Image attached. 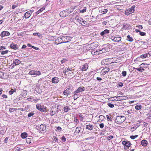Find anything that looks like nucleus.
Here are the masks:
<instances>
[{"mask_svg":"<svg viewBox=\"0 0 151 151\" xmlns=\"http://www.w3.org/2000/svg\"><path fill=\"white\" fill-rule=\"evenodd\" d=\"M26 141L27 143L30 144L31 142V139L29 138H26Z\"/></svg>","mask_w":151,"mask_h":151,"instance_id":"nucleus-43","label":"nucleus"},{"mask_svg":"<svg viewBox=\"0 0 151 151\" xmlns=\"http://www.w3.org/2000/svg\"><path fill=\"white\" fill-rule=\"evenodd\" d=\"M10 34L9 32L7 31H3L1 34L0 35L1 37H3L6 36H9Z\"/></svg>","mask_w":151,"mask_h":151,"instance_id":"nucleus-12","label":"nucleus"},{"mask_svg":"<svg viewBox=\"0 0 151 151\" xmlns=\"http://www.w3.org/2000/svg\"><path fill=\"white\" fill-rule=\"evenodd\" d=\"M78 10H76L71 15L73 17L74 16V15H76V17H78Z\"/></svg>","mask_w":151,"mask_h":151,"instance_id":"nucleus-32","label":"nucleus"},{"mask_svg":"<svg viewBox=\"0 0 151 151\" xmlns=\"http://www.w3.org/2000/svg\"><path fill=\"white\" fill-rule=\"evenodd\" d=\"M127 38L128 39V41H129L130 42H132L133 40L132 38V37H130L129 35H128L127 36Z\"/></svg>","mask_w":151,"mask_h":151,"instance_id":"nucleus-41","label":"nucleus"},{"mask_svg":"<svg viewBox=\"0 0 151 151\" xmlns=\"http://www.w3.org/2000/svg\"><path fill=\"white\" fill-rule=\"evenodd\" d=\"M130 145L131 143L129 142H127L126 144V145L124 146V149L126 150L128 149L129 148V147L130 146Z\"/></svg>","mask_w":151,"mask_h":151,"instance_id":"nucleus-28","label":"nucleus"},{"mask_svg":"<svg viewBox=\"0 0 151 151\" xmlns=\"http://www.w3.org/2000/svg\"><path fill=\"white\" fill-rule=\"evenodd\" d=\"M108 106L111 108H113L114 107V105L110 103H107Z\"/></svg>","mask_w":151,"mask_h":151,"instance_id":"nucleus-42","label":"nucleus"},{"mask_svg":"<svg viewBox=\"0 0 151 151\" xmlns=\"http://www.w3.org/2000/svg\"><path fill=\"white\" fill-rule=\"evenodd\" d=\"M16 91V90L15 89H11V90H10L9 92V93L10 94V95H12V94L14 92H15Z\"/></svg>","mask_w":151,"mask_h":151,"instance_id":"nucleus-36","label":"nucleus"},{"mask_svg":"<svg viewBox=\"0 0 151 151\" xmlns=\"http://www.w3.org/2000/svg\"><path fill=\"white\" fill-rule=\"evenodd\" d=\"M109 33V31L107 29H105L102 32L100 33V35L102 36L103 37L107 36Z\"/></svg>","mask_w":151,"mask_h":151,"instance_id":"nucleus-7","label":"nucleus"},{"mask_svg":"<svg viewBox=\"0 0 151 151\" xmlns=\"http://www.w3.org/2000/svg\"><path fill=\"white\" fill-rule=\"evenodd\" d=\"M148 55L149 57L150 56V54H149V53L142 54L140 55V57L142 58H145L148 57Z\"/></svg>","mask_w":151,"mask_h":151,"instance_id":"nucleus-22","label":"nucleus"},{"mask_svg":"<svg viewBox=\"0 0 151 151\" xmlns=\"http://www.w3.org/2000/svg\"><path fill=\"white\" fill-rule=\"evenodd\" d=\"M133 69H136L138 71H139V72H142L144 71V70H145V69L144 68H142V67H141L140 66V67L139 68H135L134 67V68H133Z\"/></svg>","mask_w":151,"mask_h":151,"instance_id":"nucleus-33","label":"nucleus"},{"mask_svg":"<svg viewBox=\"0 0 151 151\" xmlns=\"http://www.w3.org/2000/svg\"><path fill=\"white\" fill-rule=\"evenodd\" d=\"M5 132V129H0V134L2 135L4 134Z\"/></svg>","mask_w":151,"mask_h":151,"instance_id":"nucleus-45","label":"nucleus"},{"mask_svg":"<svg viewBox=\"0 0 151 151\" xmlns=\"http://www.w3.org/2000/svg\"><path fill=\"white\" fill-rule=\"evenodd\" d=\"M141 107L142 106L140 105H138L135 106V109L137 110L140 109Z\"/></svg>","mask_w":151,"mask_h":151,"instance_id":"nucleus-38","label":"nucleus"},{"mask_svg":"<svg viewBox=\"0 0 151 151\" xmlns=\"http://www.w3.org/2000/svg\"><path fill=\"white\" fill-rule=\"evenodd\" d=\"M88 68V65L87 63H85L84 64L82 67V70L83 71H86Z\"/></svg>","mask_w":151,"mask_h":151,"instance_id":"nucleus-20","label":"nucleus"},{"mask_svg":"<svg viewBox=\"0 0 151 151\" xmlns=\"http://www.w3.org/2000/svg\"><path fill=\"white\" fill-rule=\"evenodd\" d=\"M70 89L69 88H68L65 90V91L66 92H68V93H70L71 92V91H70Z\"/></svg>","mask_w":151,"mask_h":151,"instance_id":"nucleus-62","label":"nucleus"},{"mask_svg":"<svg viewBox=\"0 0 151 151\" xmlns=\"http://www.w3.org/2000/svg\"><path fill=\"white\" fill-rule=\"evenodd\" d=\"M40 129L41 131H45L46 130V127L43 124H41L40 126Z\"/></svg>","mask_w":151,"mask_h":151,"instance_id":"nucleus-26","label":"nucleus"},{"mask_svg":"<svg viewBox=\"0 0 151 151\" xmlns=\"http://www.w3.org/2000/svg\"><path fill=\"white\" fill-rule=\"evenodd\" d=\"M61 140L63 142H65L66 141V139L64 136H63L62 137Z\"/></svg>","mask_w":151,"mask_h":151,"instance_id":"nucleus-58","label":"nucleus"},{"mask_svg":"<svg viewBox=\"0 0 151 151\" xmlns=\"http://www.w3.org/2000/svg\"><path fill=\"white\" fill-rule=\"evenodd\" d=\"M138 136L137 135H136L135 136H130V137L132 139H135V138H137Z\"/></svg>","mask_w":151,"mask_h":151,"instance_id":"nucleus-52","label":"nucleus"},{"mask_svg":"<svg viewBox=\"0 0 151 151\" xmlns=\"http://www.w3.org/2000/svg\"><path fill=\"white\" fill-rule=\"evenodd\" d=\"M99 119L98 121V122H101L103 121L105 118L104 116L102 115H100L99 116Z\"/></svg>","mask_w":151,"mask_h":151,"instance_id":"nucleus-23","label":"nucleus"},{"mask_svg":"<svg viewBox=\"0 0 151 151\" xmlns=\"http://www.w3.org/2000/svg\"><path fill=\"white\" fill-rule=\"evenodd\" d=\"M85 90V88L83 86H80L75 91V93H79Z\"/></svg>","mask_w":151,"mask_h":151,"instance_id":"nucleus-11","label":"nucleus"},{"mask_svg":"<svg viewBox=\"0 0 151 151\" xmlns=\"http://www.w3.org/2000/svg\"><path fill=\"white\" fill-rule=\"evenodd\" d=\"M65 10L66 12H67L68 15L69 14L71 13L73 11V10H69V9H66Z\"/></svg>","mask_w":151,"mask_h":151,"instance_id":"nucleus-44","label":"nucleus"},{"mask_svg":"<svg viewBox=\"0 0 151 151\" xmlns=\"http://www.w3.org/2000/svg\"><path fill=\"white\" fill-rule=\"evenodd\" d=\"M119 86H117V87H122L123 86V84L122 82H119L118 83Z\"/></svg>","mask_w":151,"mask_h":151,"instance_id":"nucleus-59","label":"nucleus"},{"mask_svg":"<svg viewBox=\"0 0 151 151\" xmlns=\"http://www.w3.org/2000/svg\"><path fill=\"white\" fill-rule=\"evenodd\" d=\"M139 43H140L141 45H144L145 44V42L144 41H141L139 42Z\"/></svg>","mask_w":151,"mask_h":151,"instance_id":"nucleus-63","label":"nucleus"},{"mask_svg":"<svg viewBox=\"0 0 151 151\" xmlns=\"http://www.w3.org/2000/svg\"><path fill=\"white\" fill-rule=\"evenodd\" d=\"M67 61V60L65 58H63V60H62L61 61V64H63L65 63Z\"/></svg>","mask_w":151,"mask_h":151,"instance_id":"nucleus-49","label":"nucleus"},{"mask_svg":"<svg viewBox=\"0 0 151 151\" xmlns=\"http://www.w3.org/2000/svg\"><path fill=\"white\" fill-rule=\"evenodd\" d=\"M131 13H130V12H129V11L128 10H126L125 11V14L127 15H128Z\"/></svg>","mask_w":151,"mask_h":151,"instance_id":"nucleus-55","label":"nucleus"},{"mask_svg":"<svg viewBox=\"0 0 151 151\" xmlns=\"http://www.w3.org/2000/svg\"><path fill=\"white\" fill-rule=\"evenodd\" d=\"M113 138V137L112 135H109L108 136L107 138L109 140H110L111 139Z\"/></svg>","mask_w":151,"mask_h":151,"instance_id":"nucleus-60","label":"nucleus"},{"mask_svg":"<svg viewBox=\"0 0 151 151\" xmlns=\"http://www.w3.org/2000/svg\"><path fill=\"white\" fill-rule=\"evenodd\" d=\"M29 73L31 75L39 76L41 74V72L39 71L32 70L30 71Z\"/></svg>","mask_w":151,"mask_h":151,"instance_id":"nucleus-8","label":"nucleus"},{"mask_svg":"<svg viewBox=\"0 0 151 151\" xmlns=\"http://www.w3.org/2000/svg\"><path fill=\"white\" fill-rule=\"evenodd\" d=\"M27 135V134L26 132H24L22 133L21 134V137L23 139L26 138Z\"/></svg>","mask_w":151,"mask_h":151,"instance_id":"nucleus-29","label":"nucleus"},{"mask_svg":"<svg viewBox=\"0 0 151 151\" xmlns=\"http://www.w3.org/2000/svg\"><path fill=\"white\" fill-rule=\"evenodd\" d=\"M21 63V61L19 60L18 59H14L13 62V64L14 65H19Z\"/></svg>","mask_w":151,"mask_h":151,"instance_id":"nucleus-19","label":"nucleus"},{"mask_svg":"<svg viewBox=\"0 0 151 151\" xmlns=\"http://www.w3.org/2000/svg\"><path fill=\"white\" fill-rule=\"evenodd\" d=\"M59 78L56 77L53 78L51 81L53 83H57L59 82Z\"/></svg>","mask_w":151,"mask_h":151,"instance_id":"nucleus-14","label":"nucleus"},{"mask_svg":"<svg viewBox=\"0 0 151 151\" xmlns=\"http://www.w3.org/2000/svg\"><path fill=\"white\" fill-rule=\"evenodd\" d=\"M81 127H77L76 128V130L75 131V133L76 134H78L80 132Z\"/></svg>","mask_w":151,"mask_h":151,"instance_id":"nucleus-25","label":"nucleus"},{"mask_svg":"<svg viewBox=\"0 0 151 151\" xmlns=\"http://www.w3.org/2000/svg\"><path fill=\"white\" fill-rule=\"evenodd\" d=\"M45 8L44 7H43L41 8L40 9L38 10L36 12L35 14L36 15L39 14L41 12H42L45 9Z\"/></svg>","mask_w":151,"mask_h":151,"instance_id":"nucleus-31","label":"nucleus"},{"mask_svg":"<svg viewBox=\"0 0 151 151\" xmlns=\"http://www.w3.org/2000/svg\"><path fill=\"white\" fill-rule=\"evenodd\" d=\"M109 70L110 69L109 68L106 67L102 69L101 72L103 74H105L107 73L109 71Z\"/></svg>","mask_w":151,"mask_h":151,"instance_id":"nucleus-15","label":"nucleus"},{"mask_svg":"<svg viewBox=\"0 0 151 151\" xmlns=\"http://www.w3.org/2000/svg\"><path fill=\"white\" fill-rule=\"evenodd\" d=\"M86 7H85L83 8V9H81L80 11V12L81 13H83L85 12L86 10Z\"/></svg>","mask_w":151,"mask_h":151,"instance_id":"nucleus-37","label":"nucleus"},{"mask_svg":"<svg viewBox=\"0 0 151 151\" xmlns=\"http://www.w3.org/2000/svg\"><path fill=\"white\" fill-rule=\"evenodd\" d=\"M121 37H114L111 36L109 37V39L116 42H119L121 41Z\"/></svg>","mask_w":151,"mask_h":151,"instance_id":"nucleus-6","label":"nucleus"},{"mask_svg":"<svg viewBox=\"0 0 151 151\" xmlns=\"http://www.w3.org/2000/svg\"><path fill=\"white\" fill-rule=\"evenodd\" d=\"M147 144L148 142L146 140L143 139L141 142V145L144 147H146Z\"/></svg>","mask_w":151,"mask_h":151,"instance_id":"nucleus-17","label":"nucleus"},{"mask_svg":"<svg viewBox=\"0 0 151 151\" xmlns=\"http://www.w3.org/2000/svg\"><path fill=\"white\" fill-rule=\"evenodd\" d=\"M10 47L12 49L16 50L18 49V45L17 44H14L13 43H12L10 45Z\"/></svg>","mask_w":151,"mask_h":151,"instance_id":"nucleus-16","label":"nucleus"},{"mask_svg":"<svg viewBox=\"0 0 151 151\" xmlns=\"http://www.w3.org/2000/svg\"><path fill=\"white\" fill-rule=\"evenodd\" d=\"M74 95L73 98L74 100L76 99L78 97V95L77 94L78 93H75V91H74L73 93Z\"/></svg>","mask_w":151,"mask_h":151,"instance_id":"nucleus-39","label":"nucleus"},{"mask_svg":"<svg viewBox=\"0 0 151 151\" xmlns=\"http://www.w3.org/2000/svg\"><path fill=\"white\" fill-rule=\"evenodd\" d=\"M94 127L93 125L90 124H87L86 126V129L90 130H93Z\"/></svg>","mask_w":151,"mask_h":151,"instance_id":"nucleus-13","label":"nucleus"},{"mask_svg":"<svg viewBox=\"0 0 151 151\" xmlns=\"http://www.w3.org/2000/svg\"><path fill=\"white\" fill-rule=\"evenodd\" d=\"M100 128H103L104 126V124L103 123H101L99 125Z\"/></svg>","mask_w":151,"mask_h":151,"instance_id":"nucleus-61","label":"nucleus"},{"mask_svg":"<svg viewBox=\"0 0 151 151\" xmlns=\"http://www.w3.org/2000/svg\"><path fill=\"white\" fill-rule=\"evenodd\" d=\"M17 110V109L16 108H9V111L10 113H12L14 111H16Z\"/></svg>","mask_w":151,"mask_h":151,"instance_id":"nucleus-40","label":"nucleus"},{"mask_svg":"<svg viewBox=\"0 0 151 151\" xmlns=\"http://www.w3.org/2000/svg\"><path fill=\"white\" fill-rule=\"evenodd\" d=\"M9 52L8 50H6L4 51H2L1 52V54L2 55H4V54H7Z\"/></svg>","mask_w":151,"mask_h":151,"instance_id":"nucleus-46","label":"nucleus"},{"mask_svg":"<svg viewBox=\"0 0 151 151\" xmlns=\"http://www.w3.org/2000/svg\"><path fill=\"white\" fill-rule=\"evenodd\" d=\"M137 27L138 29H142L143 28L142 26L141 25H139L137 26Z\"/></svg>","mask_w":151,"mask_h":151,"instance_id":"nucleus-64","label":"nucleus"},{"mask_svg":"<svg viewBox=\"0 0 151 151\" xmlns=\"http://www.w3.org/2000/svg\"><path fill=\"white\" fill-rule=\"evenodd\" d=\"M126 119V117L124 116H118L116 117L115 122L117 124H121Z\"/></svg>","mask_w":151,"mask_h":151,"instance_id":"nucleus-1","label":"nucleus"},{"mask_svg":"<svg viewBox=\"0 0 151 151\" xmlns=\"http://www.w3.org/2000/svg\"><path fill=\"white\" fill-rule=\"evenodd\" d=\"M36 106V109L40 111L44 112L47 111L46 107H45L43 105H41L40 104H37Z\"/></svg>","mask_w":151,"mask_h":151,"instance_id":"nucleus-3","label":"nucleus"},{"mask_svg":"<svg viewBox=\"0 0 151 151\" xmlns=\"http://www.w3.org/2000/svg\"><path fill=\"white\" fill-rule=\"evenodd\" d=\"M61 37L63 43L68 42L71 40V37L69 36H63Z\"/></svg>","mask_w":151,"mask_h":151,"instance_id":"nucleus-5","label":"nucleus"},{"mask_svg":"<svg viewBox=\"0 0 151 151\" xmlns=\"http://www.w3.org/2000/svg\"><path fill=\"white\" fill-rule=\"evenodd\" d=\"M18 6V4H13L12 5V9H14L16 7H17Z\"/></svg>","mask_w":151,"mask_h":151,"instance_id":"nucleus-51","label":"nucleus"},{"mask_svg":"<svg viewBox=\"0 0 151 151\" xmlns=\"http://www.w3.org/2000/svg\"><path fill=\"white\" fill-rule=\"evenodd\" d=\"M112 116L110 114L106 115V117L107 118V121L111 122L112 121Z\"/></svg>","mask_w":151,"mask_h":151,"instance_id":"nucleus-30","label":"nucleus"},{"mask_svg":"<svg viewBox=\"0 0 151 151\" xmlns=\"http://www.w3.org/2000/svg\"><path fill=\"white\" fill-rule=\"evenodd\" d=\"M75 19L77 20V21L81 25L83 26H85L86 25V22L83 19L78 17H76Z\"/></svg>","mask_w":151,"mask_h":151,"instance_id":"nucleus-4","label":"nucleus"},{"mask_svg":"<svg viewBox=\"0 0 151 151\" xmlns=\"http://www.w3.org/2000/svg\"><path fill=\"white\" fill-rule=\"evenodd\" d=\"M108 10L107 9H103L101 10V12L103 14H106L108 12Z\"/></svg>","mask_w":151,"mask_h":151,"instance_id":"nucleus-35","label":"nucleus"},{"mask_svg":"<svg viewBox=\"0 0 151 151\" xmlns=\"http://www.w3.org/2000/svg\"><path fill=\"white\" fill-rule=\"evenodd\" d=\"M139 34L140 35L143 36L145 35H146V33L144 32H141L140 31L139 33Z\"/></svg>","mask_w":151,"mask_h":151,"instance_id":"nucleus-56","label":"nucleus"},{"mask_svg":"<svg viewBox=\"0 0 151 151\" xmlns=\"http://www.w3.org/2000/svg\"><path fill=\"white\" fill-rule=\"evenodd\" d=\"M114 99V100H112L113 98H110L109 99V100L111 101H119L123 100H125L127 99V97L125 96H114L113 98Z\"/></svg>","mask_w":151,"mask_h":151,"instance_id":"nucleus-2","label":"nucleus"},{"mask_svg":"<svg viewBox=\"0 0 151 151\" xmlns=\"http://www.w3.org/2000/svg\"><path fill=\"white\" fill-rule=\"evenodd\" d=\"M4 75V73L3 72L0 71V78H3Z\"/></svg>","mask_w":151,"mask_h":151,"instance_id":"nucleus-48","label":"nucleus"},{"mask_svg":"<svg viewBox=\"0 0 151 151\" xmlns=\"http://www.w3.org/2000/svg\"><path fill=\"white\" fill-rule=\"evenodd\" d=\"M108 61V59H107L103 60L101 61V63L103 65H107L108 64V63L107 62Z\"/></svg>","mask_w":151,"mask_h":151,"instance_id":"nucleus-24","label":"nucleus"},{"mask_svg":"<svg viewBox=\"0 0 151 151\" xmlns=\"http://www.w3.org/2000/svg\"><path fill=\"white\" fill-rule=\"evenodd\" d=\"M63 43V40L62 39V37H58L55 41V44L57 45L62 43Z\"/></svg>","mask_w":151,"mask_h":151,"instance_id":"nucleus-10","label":"nucleus"},{"mask_svg":"<svg viewBox=\"0 0 151 151\" xmlns=\"http://www.w3.org/2000/svg\"><path fill=\"white\" fill-rule=\"evenodd\" d=\"M70 110V109L67 106H65L63 109V111L65 112H68Z\"/></svg>","mask_w":151,"mask_h":151,"instance_id":"nucleus-34","label":"nucleus"},{"mask_svg":"<svg viewBox=\"0 0 151 151\" xmlns=\"http://www.w3.org/2000/svg\"><path fill=\"white\" fill-rule=\"evenodd\" d=\"M59 15L60 17H65L68 16L67 12H66L65 10L61 12L59 14Z\"/></svg>","mask_w":151,"mask_h":151,"instance_id":"nucleus-9","label":"nucleus"},{"mask_svg":"<svg viewBox=\"0 0 151 151\" xmlns=\"http://www.w3.org/2000/svg\"><path fill=\"white\" fill-rule=\"evenodd\" d=\"M100 50L99 51L97 50L95 51V50H93L91 51V53L92 55H98L100 53Z\"/></svg>","mask_w":151,"mask_h":151,"instance_id":"nucleus-21","label":"nucleus"},{"mask_svg":"<svg viewBox=\"0 0 151 151\" xmlns=\"http://www.w3.org/2000/svg\"><path fill=\"white\" fill-rule=\"evenodd\" d=\"M31 11H27L24 14V17L25 18L27 19L29 18L31 16Z\"/></svg>","mask_w":151,"mask_h":151,"instance_id":"nucleus-18","label":"nucleus"},{"mask_svg":"<svg viewBox=\"0 0 151 151\" xmlns=\"http://www.w3.org/2000/svg\"><path fill=\"white\" fill-rule=\"evenodd\" d=\"M53 140L55 142H58V139L55 136H54L53 137Z\"/></svg>","mask_w":151,"mask_h":151,"instance_id":"nucleus-57","label":"nucleus"},{"mask_svg":"<svg viewBox=\"0 0 151 151\" xmlns=\"http://www.w3.org/2000/svg\"><path fill=\"white\" fill-rule=\"evenodd\" d=\"M27 91L25 90H23L22 91L20 95L21 96L23 97L27 95Z\"/></svg>","mask_w":151,"mask_h":151,"instance_id":"nucleus-27","label":"nucleus"},{"mask_svg":"<svg viewBox=\"0 0 151 151\" xmlns=\"http://www.w3.org/2000/svg\"><path fill=\"white\" fill-rule=\"evenodd\" d=\"M128 10L130 12V13H132L134 12V10L133 9L131 8H129Z\"/></svg>","mask_w":151,"mask_h":151,"instance_id":"nucleus-53","label":"nucleus"},{"mask_svg":"<svg viewBox=\"0 0 151 151\" xmlns=\"http://www.w3.org/2000/svg\"><path fill=\"white\" fill-rule=\"evenodd\" d=\"M123 28L124 29H127L129 28L128 27H127V25L125 24H123Z\"/></svg>","mask_w":151,"mask_h":151,"instance_id":"nucleus-47","label":"nucleus"},{"mask_svg":"<svg viewBox=\"0 0 151 151\" xmlns=\"http://www.w3.org/2000/svg\"><path fill=\"white\" fill-rule=\"evenodd\" d=\"M122 75L123 76H125L127 74V72L126 71H123L122 73Z\"/></svg>","mask_w":151,"mask_h":151,"instance_id":"nucleus-54","label":"nucleus"},{"mask_svg":"<svg viewBox=\"0 0 151 151\" xmlns=\"http://www.w3.org/2000/svg\"><path fill=\"white\" fill-rule=\"evenodd\" d=\"M34 113L33 112H30L28 114V116L29 117L33 116L34 114Z\"/></svg>","mask_w":151,"mask_h":151,"instance_id":"nucleus-50","label":"nucleus"}]
</instances>
